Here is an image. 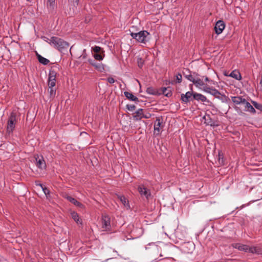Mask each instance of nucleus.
<instances>
[{
  "label": "nucleus",
  "mask_w": 262,
  "mask_h": 262,
  "mask_svg": "<svg viewBox=\"0 0 262 262\" xmlns=\"http://www.w3.org/2000/svg\"><path fill=\"white\" fill-rule=\"evenodd\" d=\"M183 74L184 77L188 80L192 82L196 88H202L203 90L207 93H209L216 98H219L221 95V93L216 89L210 87L205 84V81L210 83H213V81L210 79L207 76H202L195 72H192L189 69H185L183 71Z\"/></svg>",
  "instance_id": "1"
},
{
  "label": "nucleus",
  "mask_w": 262,
  "mask_h": 262,
  "mask_svg": "<svg viewBox=\"0 0 262 262\" xmlns=\"http://www.w3.org/2000/svg\"><path fill=\"white\" fill-rule=\"evenodd\" d=\"M49 43L60 52L67 51L69 47V44L68 42L60 38L55 36H52L50 38Z\"/></svg>",
  "instance_id": "2"
},
{
  "label": "nucleus",
  "mask_w": 262,
  "mask_h": 262,
  "mask_svg": "<svg viewBox=\"0 0 262 262\" xmlns=\"http://www.w3.org/2000/svg\"><path fill=\"white\" fill-rule=\"evenodd\" d=\"M130 36L138 42L146 44L150 39V33L145 30L140 31L138 33L131 32Z\"/></svg>",
  "instance_id": "3"
},
{
  "label": "nucleus",
  "mask_w": 262,
  "mask_h": 262,
  "mask_svg": "<svg viewBox=\"0 0 262 262\" xmlns=\"http://www.w3.org/2000/svg\"><path fill=\"white\" fill-rule=\"evenodd\" d=\"M17 113L15 111H12L8 118L7 126V133L9 134L12 133L17 122Z\"/></svg>",
  "instance_id": "4"
},
{
  "label": "nucleus",
  "mask_w": 262,
  "mask_h": 262,
  "mask_svg": "<svg viewBox=\"0 0 262 262\" xmlns=\"http://www.w3.org/2000/svg\"><path fill=\"white\" fill-rule=\"evenodd\" d=\"M56 69H58L56 66L51 68L49 71L48 77L49 87H54L56 82L57 71Z\"/></svg>",
  "instance_id": "5"
},
{
  "label": "nucleus",
  "mask_w": 262,
  "mask_h": 262,
  "mask_svg": "<svg viewBox=\"0 0 262 262\" xmlns=\"http://www.w3.org/2000/svg\"><path fill=\"white\" fill-rule=\"evenodd\" d=\"M137 189L141 197L145 198L147 200L150 199L151 196L150 190L147 188L144 185H139Z\"/></svg>",
  "instance_id": "6"
},
{
  "label": "nucleus",
  "mask_w": 262,
  "mask_h": 262,
  "mask_svg": "<svg viewBox=\"0 0 262 262\" xmlns=\"http://www.w3.org/2000/svg\"><path fill=\"white\" fill-rule=\"evenodd\" d=\"M101 227L104 231H107L111 230V218L108 215L104 214L102 215Z\"/></svg>",
  "instance_id": "7"
},
{
  "label": "nucleus",
  "mask_w": 262,
  "mask_h": 262,
  "mask_svg": "<svg viewBox=\"0 0 262 262\" xmlns=\"http://www.w3.org/2000/svg\"><path fill=\"white\" fill-rule=\"evenodd\" d=\"M34 158L36 160V166L41 170L45 169L46 168V163L43 157L41 156H39L37 155L35 156Z\"/></svg>",
  "instance_id": "8"
},
{
  "label": "nucleus",
  "mask_w": 262,
  "mask_h": 262,
  "mask_svg": "<svg viewBox=\"0 0 262 262\" xmlns=\"http://www.w3.org/2000/svg\"><path fill=\"white\" fill-rule=\"evenodd\" d=\"M195 249V245L193 243L188 242L182 246V250L184 253L189 254L192 253Z\"/></svg>",
  "instance_id": "9"
},
{
  "label": "nucleus",
  "mask_w": 262,
  "mask_h": 262,
  "mask_svg": "<svg viewBox=\"0 0 262 262\" xmlns=\"http://www.w3.org/2000/svg\"><path fill=\"white\" fill-rule=\"evenodd\" d=\"M193 92H187L186 94H182L181 95V100L184 103H187L190 101L193 100Z\"/></svg>",
  "instance_id": "10"
},
{
  "label": "nucleus",
  "mask_w": 262,
  "mask_h": 262,
  "mask_svg": "<svg viewBox=\"0 0 262 262\" xmlns=\"http://www.w3.org/2000/svg\"><path fill=\"white\" fill-rule=\"evenodd\" d=\"M225 27V24L223 20H218L215 25L214 30L215 33L219 35L222 33Z\"/></svg>",
  "instance_id": "11"
},
{
  "label": "nucleus",
  "mask_w": 262,
  "mask_h": 262,
  "mask_svg": "<svg viewBox=\"0 0 262 262\" xmlns=\"http://www.w3.org/2000/svg\"><path fill=\"white\" fill-rule=\"evenodd\" d=\"M203 119L204 120V123L208 125H210L211 126L217 125V124H216V122L211 118L209 114H206L203 117Z\"/></svg>",
  "instance_id": "12"
},
{
  "label": "nucleus",
  "mask_w": 262,
  "mask_h": 262,
  "mask_svg": "<svg viewBox=\"0 0 262 262\" xmlns=\"http://www.w3.org/2000/svg\"><path fill=\"white\" fill-rule=\"evenodd\" d=\"M163 122V119L162 117H157L156 120L154 124V130L155 133L157 134H159L160 132V128L161 127V124Z\"/></svg>",
  "instance_id": "13"
},
{
  "label": "nucleus",
  "mask_w": 262,
  "mask_h": 262,
  "mask_svg": "<svg viewBox=\"0 0 262 262\" xmlns=\"http://www.w3.org/2000/svg\"><path fill=\"white\" fill-rule=\"evenodd\" d=\"M245 102H243V105H244V111L248 112L251 114H254L256 113L255 108L246 99H245Z\"/></svg>",
  "instance_id": "14"
},
{
  "label": "nucleus",
  "mask_w": 262,
  "mask_h": 262,
  "mask_svg": "<svg viewBox=\"0 0 262 262\" xmlns=\"http://www.w3.org/2000/svg\"><path fill=\"white\" fill-rule=\"evenodd\" d=\"M117 195L118 199L123 205L124 207H125L127 209H130V207L128 200L123 195L117 194Z\"/></svg>",
  "instance_id": "15"
},
{
  "label": "nucleus",
  "mask_w": 262,
  "mask_h": 262,
  "mask_svg": "<svg viewBox=\"0 0 262 262\" xmlns=\"http://www.w3.org/2000/svg\"><path fill=\"white\" fill-rule=\"evenodd\" d=\"M231 99L232 101L235 105L243 104L245 102V98L242 96H231Z\"/></svg>",
  "instance_id": "16"
},
{
  "label": "nucleus",
  "mask_w": 262,
  "mask_h": 262,
  "mask_svg": "<svg viewBox=\"0 0 262 262\" xmlns=\"http://www.w3.org/2000/svg\"><path fill=\"white\" fill-rule=\"evenodd\" d=\"M193 100L205 102L207 100V98L205 96L201 94L193 92Z\"/></svg>",
  "instance_id": "17"
},
{
  "label": "nucleus",
  "mask_w": 262,
  "mask_h": 262,
  "mask_svg": "<svg viewBox=\"0 0 262 262\" xmlns=\"http://www.w3.org/2000/svg\"><path fill=\"white\" fill-rule=\"evenodd\" d=\"M225 75L232 77L235 79L236 80H239L242 79V76L239 72L236 70H234L232 71L229 75H227L226 74H225Z\"/></svg>",
  "instance_id": "18"
},
{
  "label": "nucleus",
  "mask_w": 262,
  "mask_h": 262,
  "mask_svg": "<svg viewBox=\"0 0 262 262\" xmlns=\"http://www.w3.org/2000/svg\"><path fill=\"white\" fill-rule=\"evenodd\" d=\"M143 110L142 108L138 109L136 112L134 116V119L135 120H140L143 118Z\"/></svg>",
  "instance_id": "19"
},
{
  "label": "nucleus",
  "mask_w": 262,
  "mask_h": 262,
  "mask_svg": "<svg viewBox=\"0 0 262 262\" xmlns=\"http://www.w3.org/2000/svg\"><path fill=\"white\" fill-rule=\"evenodd\" d=\"M65 198H66L69 201H70L71 203L74 204L76 206H78L79 207H81L83 206V205L81 203L77 201L75 199L72 198L71 196L67 195L65 196Z\"/></svg>",
  "instance_id": "20"
},
{
  "label": "nucleus",
  "mask_w": 262,
  "mask_h": 262,
  "mask_svg": "<svg viewBox=\"0 0 262 262\" xmlns=\"http://www.w3.org/2000/svg\"><path fill=\"white\" fill-rule=\"evenodd\" d=\"M159 93L160 94H162L168 97H169L172 95V92L171 91L169 90V88H162L161 89V92H160Z\"/></svg>",
  "instance_id": "21"
},
{
  "label": "nucleus",
  "mask_w": 262,
  "mask_h": 262,
  "mask_svg": "<svg viewBox=\"0 0 262 262\" xmlns=\"http://www.w3.org/2000/svg\"><path fill=\"white\" fill-rule=\"evenodd\" d=\"M124 96L129 100L133 101H139L138 98L132 93L128 92H124Z\"/></svg>",
  "instance_id": "22"
},
{
  "label": "nucleus",
  "mask_w": 262,
  "mask_h": 262,
  "mask_svg": "<svg viewBox=\"0 0 262 262\" xmlns=\"http://www.w3.org/2000/svg\"><path fill=\"white\" fill-rule=\"evenodd\" d=\"M72 219L78 224H82L81 220L80 219L78 213L75 211H73L71 213Z\"/></svg>",
  "instance_id": "23"
},
{
  "label": "nucleus",
  "mask_w": 262,
  "mask_h": 262,
  "mask_svg": "<svg viewBox=\"0 0 262 262\" xmlns=\"http://www.w3.org/2000/svg\"><path fill=\"white\" fill-rule=\"evenodd\" d=\"M235 248L240 251H243L246 252H248V246L246 245H242L240 244H236Z\"/></svg>",
  "instance_id": "24"
},
{
  "label": "nucleus",
  "mask_w": 262,
  "mask_h": 262,
  "mask_svg": "<svg viewBox=\"0 0 262 262\" xmlns=\"http://www.w3.org/2000/svg\"><path fill=\"white\" fill-rule=\"evenodd\" d=\"M37 59L39 62L43 65H47L50 62L49 60L39 54H37Z\"/></svg>",
  "instance_id": "25"
},
{
  "label": "nucleus",
  "mask_w": 262,
  "mask_h": 262,
  "mask_svg": "<svg viewBox=\"0 0 262 262\" xmlns=\"http://www.w3.org/2000/svg\"><path fill=\"white\" fill-rule=\"evenodd\" d=\"M89 62L91 64L95 67L96 69L99 71H101V70L103 69L101 63H96L95 61L93 59H89Z\"/></svg>",
  "instance_id": "26"
},
{
  "label": "nucleus",
  "mask_w": 262,
  "mask_h": 262,
  "mask_svg": "<svg viewBox=\"0 0 262 262\" xmlns=\"http://www.w3.org/2000/svg\"><path fill=\"white\" fill-rule=\"evenodd\" d=\"M260 250L256 247H250L248 246V252L253 254H259Z\"/></svg>",
  "instance_id": "27"
},
{
  "label": "nucleus",
  "mask_w": 262,
  "mask_h": 262,
  "mask_svg": "<svg viewBox=\"0 0 262 262\" xmlns=\"http://www.w3.org/2000/svg\"><path fill=\"white\" fill-rule=\"evenodd\" d=\"M146 92L148 94L153 95H157L160 94V93H159L157 89H155L151 86L147 88Z\"/></svg>",
  "instance_id": "28"
},
{
  "label": "nucleus",
  "mask_w": 262,
  "mask_h": 262,
  "mask_svg": "<svg viewBox=\"0 0 262 262\" xmlns=\"http://www.w3.org/2000/svg\"><path fill=\"white\" fill-rule=\"evenodd\" d=\"M176 81H172L171 82H169V83H171L172 84H174V83H180L182 82V76L181 73H178L176 76Z\"/></svg>",
  "instance_id": "29"
},
{
  "label": "nucleus",
  "mask_w": 262,
  "mask_h": 262,
  "mask_svg": "<svg viewBox=\"0 0 262 262\" xmlns=\"http://www.w3.org/2000/svg\"><path fill=\"white\" fill-rule=\"evenodd\" d=\"M104 51H102L100 53L94 54L93 56H94V58L96 60H99V61H101V60H102L103 59V57L104 56Z\"/></svg>",
  "instance_id": "30"
},
{
  "label": "nucleus",
  "mask_w": 262,
  "mask_h": 262,
  "mask_svg": "<svg viewBox=\"0 0 262 262\" xmlns=\"http://www.w3.org/2000/svg\"><path fill=\"white\" fill-rule=\"evenodd\" d=\"M251 102H252L253 106L255 108H256V109L260 111L261 112H262V104H261L258 103H257V102H256L255 101H252Z\"/></svg>",
  "instance_id": "31"
},
{
  "label": "nucleus",
  "mask_w": 262,
  "mask_h": 262,
  "mask_svg": "<svg viewBox=\"0 0 262 262\" xmlns=\"http://www.w3.org/2000/svg\"><path fill=\"white\" fill-rule=\"evenodd\" d=\"M48 91L50 94V98H53L55 97L56 94L55 89H53V87H49Z\"/></svg>",
  "instance_id": "32"
},
{
  "label": "nucleus",
  "mask_w": 262,
  "mask_h": 262,
  "mask_svg": "<svg viewBox=\"0 0 262 262\" xmlns=\"http://www.w3.org/2000/svg\"><path fill=\"white\" fill-rule=\"evenodd\" d=\"M92 49L93 51H94V52L95 53V54L101 53L102 51L101 47L99 46H95L94 47H92Z\"/></svg>",
  "instance_id": "33"
},
{
  "label": "nucleus",
  "mask_w": 262,
  "mask_h": 262,
  "mask_svg": "<svg viewBox=\"0 0 262 262\" xmlns=\"http://www.w3.org/2000/svg\"><path fill=\"white\" fill-rule=\"evenodd\" d=\"M55 0H47V6L50 8H53L55 4Z\"/></svg>",
  "instance_id": "34"
},
{
  "label": "nucleus",
  "mask_w": 262,
  "mask_h": 262,
  "mask_svg": "<svg viewBox=\"0 0 262 262\" xmlns=\"http://www.w3.org/2000/svg\"><path fill=\"white\" fill-rule=\"evenodd\" d=\"M151 117V114L146 111L143 112V118L148 119Z\"/></svg>",
  "instance_id": "35"
},
{
  "label": "nucleus",
  "mask_w": 262,
  "mask_h": 262,
  "mask_svg": "<svg viewBox=\"0 0 262 262\" xmlns=\"http://www.w3.org/2000/svg\"><path fill=\"white\" fill-rule=\"evenodd\" d=\"M126 108L129 111H133L135 110L136 106L133 104H127L126 105Z\"/></svg>",
  "instance_id": "36"
},
{
  "label": "nucleus",
  "mask_w": 262,
  "mask_h": 262,
  "mask_svg": "<svg viewBox=\"0 0 262 262\" xmlns=\"http://www.w3.org/2000/svg\"><path fill=\"white\" fill-rule=\"evenodd\" d=\"M42 191H43L44 193L46 195L47 198H48V196L50 195V190L49 189H48L47 187H45L43 188L42 189Z\"/></svg>",
  "instance_id": "37"
},
{
  "label": "nucleus",
  "mask_w": 262,
  "mask_h": 262,
  "mask_svg": "<svg viewBox=\"0 0 262 262\" xmlns=\"http://www.w3.org/2000/svg\"><path fill=\"white\" fill-rule=\"evenodd\" d=\"M138 64L139 67H140V68H141L142 67V66H143L144 62H143V59L141 58L138 59Z\"/></svg>",
  "instance_id": "38"
},
{
  "label": "nucleus",
  "mask_w": 262,
  "mask_h": 262,
  "mask_svg": "<svg viewBox=\"0 0 262 262\" xmlns=\"http://www.w3.org/2000/svg\"><path fill=\"white\" fill-rule=\"evenodd\" d=\"M106 80L110 83H114L115 81V79L112 77L107 78Z\"/></svg>",
  "instance_id": "39"
},
{
  "label": "nucleus",
  "mask_w": 262,
  "mask_h": 262,
  "mask_svg": "<svg viewBox=\"0 0 262 262\" xmlns=\"http://www.w3.org/2000/svg\"><path fill=\"white\" fill-rule=\"evenodd\" d=\"M42 38H43V39L45 41H47V42H48V43H49V42L50 41V39H49L48 37H46V36H43V37H42Z\"/></svg>",
  "instance_id": "40"
},
{
  "label": "nucleus",
  "mask_w": 262,
  "mask_h": 262,
  "mask_svg": "<svg viewBox=\"0 0 262 262\" xmlns=\"http://www.w3.org/2000/svg\"><path fill=\"white\" fill-rule=\"evenodd\" d=\"M219 161L220 160L221 158H222V159H223V155L221 152H219Z\"/></svg>",
  "instance_id": "41"
},
{
  "label": "nucleus",
  "mask_w": 262,
  "mask_h": 262,
  "mask_svg": "<svg viewBox=\"0 0 262 262\" xmlns=\"http://www.w3.org/2000/svg\"><path fill=\"white\" fill-rule=\"evenodd\" d=\"M86 53L85 52V50H84V51H83V53L82 54L81 57H82L83 58H86Z\"/></svg>",
  "instance_id": "42"
},
{
  "label": "nucleus",
  "mask_w": 262,
  "mask_h": 262,
  "mask_svg": "<svg viewBox=\"0 0 262 262\" xmlns=\"http://www.w3.org/2000/svg\"><path fill=\"white\" fill-rule=\"evenodd\" d=\"M36 185H38V186H39L41 188V189H42V188H43V187H45L43 186V185H42V184H40V183H39V184L36 183Z\"/></svg>",
  "instance_id": "43"
},
{
  "label": "nucleus",
  "mask_w": 262,
  "mask_h": 262,
  "mask_svg": "<svg viewBox=\"0 0 262 262\" xmlns=\"http://www.w3.org/2000/svg\"><path fill=\"white\" fill-rule=\"evenodd\" d=\"M27 1H28V2H30V0H27Z\"/></svg>",
  "instance_id": "44"
},
{
  "label": "nucleus",
  "mask_w": 262,
  "mask_h": 262,
  "mask_svg": "<svg viewBox=\"0 0 262 262\" xmlns=\"http://www.w3.org/2000/svg\"><path fill=\"white\" fill-rule=\"evenodd\" d=\"M78 1V0H76V2H77Z\"/></svg>",
  "instance_id": "45"
}]
</instances>
